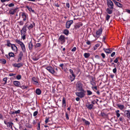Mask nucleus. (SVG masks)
<instances>
[{"label":"nucleus","instance_id":"1","mask_svg":"<svg viewBox=\"0 0 130 130\" xmlns=\"http://www.w3.org/2000/svg\"><path fill=\"white\" fill-rule=\"evenodd\" d=\"M27 25H25L21 30V35L22 36V38L24 40L25 39V36L26 35Z\"/></svg>","mask_w":130,"mask_h":130},{"label":"nucleus","instance_id":"2","mask_svg":"<svg viewBox=\"0 0 130 130\" xmlns=\"http://www.w3.org/2000/svg\"><path fill=\"white\" fill-rule=\"evenodd\" d=\"M109 111L107 109H103L101 113V116L104 118L108 119Z\"/></svg>","mask_w":130,"mask_h":130},{"label":"nucleus","instance_id":"3","mask_svg":"<svg viewBox=\"0 0 130 130\" xmlns=\"http://www.w3.org/2000/svg\"><path fill=\"white\" fill-rule=\"evenodd\" d=\"M78 91H80L81 92H76L75 94L76 95L80 98H82L84 97L86 94V91L84 90H79Z\"/></svg>","mask_w":130,"mask_h":130},{"label":"nucleus","instance_id":"4","mask_svg":"<svg viewBox=\"0 0 130 130\" xmlns=\"http://www.w3.org/2000/svg\"><path fill=\"white\" fill-rule=\"evenodd\" d=\"M83 84L80 81L77 82L76 84V89L78 91L84 90V89L83 88Z\"/></svg>","mask_w":130,"mask_h":130},{"label":"nucleus","instance_id":"5","mask_svg":"<svg viewBox=\"0 0 130 130\" xmlns=\"http://www.w3.org/2000/svg\"><path fill=\"white\" fill-rule=\"evenodd\" d=\"M102 28H100V29L97 30L96 32V35H93V36L96 38V40L98 38H99L101 34H102Z\"/></svg>","mask_w":130,"mask_h":130},{"label":"nucleus","instance_id":"6","mask_svg":"<svg viewBox=\"0 0 130 130\" xmlns=\"http://www.w3.org/2000/svg\"><path fill=\"white\" fill-rule=\"evenodd\" d=\"M58 41L59 42H61V44H63L65 41V38L64 36L63 35L60 36L58 38Z\"/></svg>","mask_w":130,"mask_h":130},{"label":"nucleus","instance_id":"7","mask_svg":"<svg viewBox=\"0 0 130 130\" xmlns=\"http://www.w3.org/2000/svg\"><path fill=\"white\" fill-rule=\"evenodd\" d=\"M4 123L7 125V127L12 129V125H13V123L12 122H8L7 121L4 120Z\"/></svg>","mask_w":130,"mask_h":130},{"label":"nucleus","instance_id":"8","mask_svg":"<svg viewBox=\"0 0 130 130\" xmlns=\"http://www.w3.org/2000/svg\"><path fill=\"white\" fill-rule=\"evenodd\" d=\"M107 3L108 8L113 9V2L111 0H109L108 1Z\"/></svg>","mask_w":130,"mask_h":130},{"label":"nucleus","instance_id":"9","mask_svg":"<svg viewBox=\"0 0 130 130\" xmlns=\"http://www.w3.org/2000/svg\"><path fill=\"white\" fill-rule=\"evenodd\" d=\"M45 69L47 70L50 72L52 74L55 73V71L53 68L51 66H48L46 67Z\"/></svg>","mask_w":130,"mask_h":130},{"label":"nucleus","instance_id":"10","mask_svg":"<svg viewBox=\"0 0 130 130\" xmlns=\"http://www.w3.org/2000/svg\"><path fill=\"white\" fill-rule=\"evenodd\" d=\"M22 18H23V20L24 21H25L28 19V15L24 12H22Z\"/></svg>","mask_w":130,"mask_h":130},{"label":"nucleus","instance_id":"11","mask_svg":"<svg viewBox=\"0 0 130 130\" xmlns=\"http://www.w3.org/2000/svg\"><path fill=\"white\" fill-rule=\"evenodd\" d=\"M73 23L72 20H70L68 21L66 23V27L67 28H69L71 25Z\"/></svg>","mask_w":130,"mask_h":130},{"label":"nucleus","instance_id":"12","mask_svg":"<svg viewBox=\"0 0 130 130\" xmlns=\"http://www.w3.org/2000/svg\"><path fill=\"white\" fill-rule=\"evenodd\" d=\"M18 9V8L14 9H11L9 11V13L11 15H13L16 12L17 10Z\"/></svg>","mask_w":130,"mask_h":130},{"label":"nucleus","instance_id":"13","mask_svg":"<svg viewBox=\"0 0 130 130\" xmlns=\"http://www.w3.org/2000/svg\"><path fill=\"white\" fill-rule=\"evenodd\" d=\"M124 116L127 118L129 119L130 118V111L128 110H125L124 112Z\"/></svg>","mask_w":130,"mask_h":130},{"label":"nucleus","instance_id":"14","mask_svg":"<svg viewBox=\"0 0 130 130\" xmlns=\"http://www.w3.org/2000/svg\"><path fill=\"white\" fill-rule=\"evenodd\" d=\"M23 56V53L22 52H20V53L19 54L18 57V59L17 61L18 62H20L22 60V57Z\"/></svg>","mask_w":130,"mask_h":130},{"label":"nucleus","instance_id":"15","mask_svg":"<svg viewBox=\"0 0 130 130\" xmlns=\"http://www.w3.org/2000/svg\"><path fill=\"white\" fill-rule=\"evenodd\" d=\"M83 24L81 23H78L74 25V27L75 29H78L80 27L82 26Z\"/></svg>","mask_w":130,"mask_h":130},{"label":"nucleus","instance_id":"16","mask_svg":"<svg viewBox=\"0 0 130 130\" xmlns=\"http://www.w3.org/2000/svg\"><path fill=\"white\" fill-rule=\"evenodd\" d=\"M23 64L22 63H18L17 64L16 63L12 64V66L14 67L19 68L23 66Z\"/></svg>","mask_w":130,"mask_h":130},{"label":"nucleus","instance_id":"17","mask_svg":"<svg viewBox=\"0 0 130 130\" xmlns=\"http://www.w3.org/2000/svg\"><path fill=\"white\" fill-rule=\"evenodd\" d=\"M75 75H70L69 78L70 79V81H69V82H71L73 81L75 79Z\"/></svg>","mask_w":130,"mask_h":130},{"label":"nucleus","instance_id":"18","mask_svg":"<svg viewBox=\"0 0 130 130\" xmlns=\"http://www.w3.org/2000/svg\"><path fill=\"white\" fill-rule=\"evenodd\" d=\"M13 84L17 87H20V83L19 81H14L13 82Z\"/></svg>","mask_w":130,"mask_h":130},{"label":"nucleus","instance_id":"19","mask_svg":"<svg viewBox=\"0 0 130 130\" xmlns=\"http://www.w3.org/2000/svg\"><path fill=\"white\" fill-rule=\"evenodd\" d=\"M103 50L106 53L108 54L110 53L112 51L110 48L107 49L104 48Z\"/></svg>","mask_w":130,"mask_h":130},{"label":"nucleus","instance_id":"20","mask_svg":"<svg viewBox=\"0 0 130 130\" xmlns=\"http://www.w3.org/2000/svg\"><path fill=\"white\" fill-rule=\"evenodd\" d=\"M33 45L31 41L28 43V48L30 51H31L32 50Z\"/></svg>","mask_w":130,"mask_h":130},{"label":"nucleus","instance_id":"21","mask_svg":"<svg viewBox=\"0 0 130 130\" xmlns=\"http://www.w3.org/2000/svg\"><path fill=\"white\" fill-rule=\"evenodd\" d=\"M113 9H111L110 8H107L106 9V11L109 14H111L112 13Z\"/></svg>","mask_w":130,"mask_h":130},{"label":"nucleus","instance_id":"22","mask_svg":"<svg viewBox=\"0 0 130 130\" xmlns=\"http://www.w3.org/2000/svg\"><path fill=\"white\" fill-rule=\"evenodd\" d=\"M82 120L83 121V123H84L86 125H90V122L86 120L85 119L82 118Z\"/></svg>","mask_w":130,"mask_h":130},{"label":"nucleus","instance_id":"23","mask_svg":"<svg viewBox=\"0 0 130 130\" xmlns=\"http://www.w3.org/2000/svg\"><path fill=\"white\" fill-rule=\"evenodd\" d=\"M86 106L90 110L92 109L93 106V105L92 104H90L89 103H88L86 105Z\"/></svg>","mask_w":130,"mask_h":130},{"label":"nucleus","instance_id":"24","mask_svg":"<svg viewBox=\"0 0 130 130\" xmlns=\"http://www.w3.org/2000/svg\"><path fill=\"white\" fill-rule=\"evenodd\" d=\"M11 48L12 50L15 52H16L18 50V48L14 44H13L11 46Z\"/></svg>","mask_w":130,"mask_h":130},{"label":"nucleus","instance_id":"25","mask_svg":"<svg viewBox=\"0 0 130 130\" xmlns=\"http://www.w3.org/2000/svg\"><path fill=\"white\" fill-rule=\"evenodd\" d=\"M35 26V23L33 22L30 25L27 27L28 29L29 30L31 29Z\"/></svg>","mask_w":130,"mask_h":130},{"label":"nucleus","instance_id":"26","mask_svg":"<svg viewBox=\"0 0 130 130\" xmlns=\"http://www.w3.org/2000/svg\"><path fill=\"white\" fill-rule=\"evenodd\" d=\"M32 82H34V84L36 85H39L38 83L37 80V79L35 78H32Z\"/></svg>","mask_w":130,"mask_h":130},{"label":"nucleus","instance_id":"27","mask_svg":"<svg viewBox=\"0 0 130 130\" xmlns=\"http://www.w3.org/2000/svg\"><path fill=\"white\" fill-rule=\"evenodd\" d=\"M22 50L24 52H25L26 51V49L25 45L23 43L21 45Z\"/></svg>","mask_w":130,"mask_h":130},{"label":"nucleus","instance_id":"28","mask_svg":"<svg viewBox=\"0 0 130 130\" xmlns=\"http://www.w3.org/2000/svg\"><path fill=\"white\" fill-rule=\"evenodd\" d=\"M117 106L121 110H122L123 109L124 107V105H120L119 104H117Z\"/></svg>","mask_w":130,"mask_h":130},{"label":"nucleus","instance_id":"29","mask_svg":"<svg viewBox=\"0 0 130 130\" xmlns=\"http://www.w3.org/2000/svg\"><path fill=\"white\" fill-rule=\"evenodd\" d=\"M31 58L33 60L35 61L38 60L39 59V57H38L36 56V55L33 56Z\"/></svg>","mask_w":130,"mask_h":130},{"label":"nucleus","instance_id":"30","mask_svg":"<svg viewBox=\"0 0 130 130\" xmlns=\"http://www.w3.org/2000/svg\"><path fill=\"white\" fill-rule=\"evenodd\" d=\"M120 111L119 110H117L115 111V113L117 118H119L120 116V114L119 113Z\"/></svg>","mask_w":130,"mask_h":130},{"label":"nucleus","instance_id":"31","mask_svg":"<svg viewBox=\"0 0 130 130\" xmlns=\"http://www.w3.org/2000/svg\"><path fill=\"white\" fill-rule=\"evenodd\" d=\"M41 91L39 89H37L36 90V93L38 95H40L41 93Z\"/></svg>","mask_w":130,"mask_h":130},{"label":"nucleus","instance_id":"32","mask_svg":"<svg viewBox=\"0 0 130 130\" xmlns=\"http://www.w3.org/2000/svg\"><path fill=\"white\" fill-rule=\"evenodd\" d=\"M26 8H27L30 11H32L33 12H34V10H32V8L31 7H29L28 6H26Z\"/></svg>","mask_w":130,"mask_h":130},{"label":"nucleus","instance_id":"33","mask_svg":"<svg viewBox=\"0 0 130 130\" xmlns=\"http://www.w3.org/2000/svg\"><path fill=\"white\" fill-rule=\"evenodd\" d=\"M69 33V31L68 29H66L64 30L63 33L66 35H68Z\"/></svg>","mask_w":130,"mask_h":130},{"label":"nucleus","instance_id":"34","mask_svg":"<svg viewBox=\"0 0 130 130\" xmlns=\"http://www.w3.org/2000/svg\"><path fill=\"white\" fill-rule=\"evenodd\" d=\"M90 56L89 53H85L84 54V56L85 58H88Z\"/></svg>","mask_w":130,"mask_h":130},{"label":"nucleus","instance_id":"35","mask_svg":"<svg viewBox=\"0 0 130 130\" xmlns=\"http://www.w3.org/2000/svg\"><path fill=\"white\" fill-rule=\"evenodd\" d=\"M7 44L6 45L8 47H10L11 46H12L13 44H12L10 43V42L9 40H7Z\"/></svg>","mask_w":130,"mask_h":130},{"label":"nucleus","instance_id":"36","mask_svg":"<svg viewBox=\"0 0 130 130\" xmlns=\"http://www.w3.org/2000/svg\"><path fill=\"white\" fill-rule=\"evenodd\" d=\"M87 95H91L92 94V92L90 91L89 90H87Z\"/></svg>","mask_w":130,"mask_h":130},{"label":"nucleus","instance_id":"37","mask_svg":"<svg viewBox=\"0 0 130 130\" xmlns=\"http://www.w3.org/2000/svg\"><path fill=\"white\" fill-rule=\"evenodd\" d=\"M116 5L118 7L120 8H122L123 6V5L118 2H117Z\"/></svg>","mask_w":130,"mask_h":130},{"label":"nucleus","instance_id":"38","mask_svg":"<svg viewBox=\"0 0 130 130\" xmlns=\"http://www.w3.org/2000/svg\"><path fill=\"white\" fill-rule=\"evenodd\" d=\"M15 42L20 45L23 43L20 40H19L17 39L16 40Z\"/></svg>","mask_w":130,"mask_h":130},{"label":"nucleus","instance_id":"39","mask_svg":"<svg viewBox=\"0 0 130 130\" xmlns=\"http://www.w3.org/2000/svg\"><path fill=\"white\" fill-rule=\"evenodd\" d=\"M124 120V118L123 116H122L119 118L120 121L122 122H123Z\"/></svg>","mask_w":130,"mask_h":130},{"label":"nucleus","instance_id":"40","mask_svg":"<svg viewBox=\"0 0 130 130\" xmlns=\"http://www.w3.org/2000/svg\"><path fill=\"white\" fill-rule=\"evenodd\" d=\"M9 57H13L14 56V54L13 53H10L9 54Z\"/></svg>","mask_w":130,"mask_h":130},{"label":"nucleus","instance_id":"41","mask_svg":"<svg viewBox=\"0 0 130 130\" xmlns=\"http://www.w3.org/2000/svg\"><path fill=\"white\" fill-rule=\"evenodd\" d=\"M90 83L93 86H94L96 84L95 81H90Z\"/></svg>","mask_w":130,"mask_h":130},{"label":"nucleus","instance_id":"42","mask_svg":"<svg viewBox=\"0 0 130 130\" xmlns=\"http://www.w3.org/2000/svg\"><path fill=\"white\" fill-rule=\"evenodd\" d=\"M18 23H19V24L20 26H22L24 24V22L22 21L18 22Z\"/></svg>","mask_w":130,"mask_h":130},{"label":"nucleus","instance_id":"43","mask_svg":"<svg viewBox=\"0 0 130 130\" xmlns=\"http://www.w3.org/2000/svg\"><path fill=\"white\" fill-rule=\"evenodd\" d=\"M49 117H46L45 118V123H47L48 122L50 121V120H49Z\"/></svg>","mask_w":130,"mask_h":130},{"label":"nucleus","instance_id":"44","mask_svg":"<svg viewBox=\"0 0 130 130\" xmlns=\"http://www.w3.org/2000/svg\"><path fill=\"white\" fill-rule=\"evenodd\" d=\"M69 71L70 73L72 74V75H75L74 74L73 70L72 69H70L69 70Z\"/></svg>","mask_w":130,"mask_h":130},{"label":"nucleus","instance_id":"45","mask_svg":"<svg viewBox=\"0 0 130 130\" xmlns=\"http://www.w3.org/2000/svg\"><path fill=\"white\" fill-rule=\"evenodd\" d=\"M0 61H1L4 64H5L6 62V60L5 59H1Z\"/></svg>","mask_w":130,"mask_h":130},{"label":"nucleus","instance_id":"46","mask_svg":"<svg viewBox=\"0 0 130 130\" xmlns=\"http://www.w3.org/2000/svg\"><path fill=\"white\" fill-rule=\"evenodd\" d=\"M20 87L22 89H24L27 88L28 87L27 86H20Z\"/></svg>","mask_w":130,"mask_h":130},{"label":"nucleus","instance_id":"47","mask_svg":"<svg viewBox=\"0 0 130 130\" xmlns=\"http://www.w3.org/2000/svg\"><path fill=\"white\" fill-rule=\"evenodd\" d=\"M65 115H66V119L67 120H68L69 119V115L68 114V113L67 112H66L65 113Z\"/></svg>","mask_w":130,"mask_h":130},{"label":"nucleus","instance_id":"48","mask_svg":"<svg viewBox=\"0 0 130 130\" xmlns=\"http://www.w3.org/2000/svg\"><path fill=\"white\" fill-rule=\"evenodd\" d=\"M91 88L94 91H95L94 89L96 90H97V87L96 86H93L91 87Z\"/></svg>","mask_w":130,"mask_h":130},{"label":"nucleus","instance_id":"49","mask_svg":"<svg viewBox=\"0 0 130 130\" xmlns=\"http://www.w3.org/2000/svg\"><path fill=\"white\" fill-rule=\"evenodd\" d=\"M16 78L17 79L19 80L21 78V75H18L16 76Z\"/></svg>","mask_w":130,"mask_h":130},{"label":"nucleus","instance_id":"50","mask_svg":"<svg viewBox=\"0 0 130 130\" xmlns=\"http://www.w3.org/2000/svg\"><path fill=\"white\" fill-rule=\"evenodd\" d=\"M66 103V99L64 98H63L62 100V104Z\"/></svg>","mask_w":130,"mask_h":130},{"label":"nucleus","instance_id":"51","mask_svg":"<svg viewBox=\"0 0 130 130\" xmlns=\"http://www.w3.org/2000/svg\"><path fill=\"white\" fill-rule=\"evenodd\" d=\"M110 17V16L107 14L106 17V20L108 21Z\"/></svg>","mask_w":130,"mask_h":130},{"label":"nucleus","instance_id":"52","mask_svg":"<svg viewBox=\"0 0 130 130\" xmlns=\"http://www.w3.org/2000/svg\"><path fill=\"white\" fill-rule=\"evenodd\" d=\"M3 80L5 82V83H4V84H5L7 83V78L6 77L4 78L3 79Z\"/></svg>","mask_w":130,"mask_h":130},{"label":"nucleus","instance_id":"53","mask_svg":"<svg viewBox=\"0 0 130 130\" xmlns=\"http://www.w3.org/2000/svg\"><path fill=\"white\" fill-rule=\"evenodd\" d=\"M8 5L9 7H11L14 6V4L13 3H11L9 4Z\"/></svg>","mask_w":130,"mask_h":130},{"label":"nucleus","instance_id":"54","mask_svg":"<svg viewBox=\"0 0 130 130\" xmlns=\"http://www.w3.org/2000/svg\"><path fill=\"white\" fill-rule=\"evenodd\" d=\"M41 45V44L40 43H37L35 45V47H40Z\"/></svg>","mask_w":130,"mask_h":130},{"label":"nucleus","instance_id":"55","mask_svg":"<svg viewBox=\"0 0 130 130\" xmlns=\"http://www.w3.org/2000/svg\"><path fill=\"white\" fill-rule=\"evenodd\" d=\"M20 112V110H18L17 111H14V114H16L19 113Z\"/></svg>","mask_w":130,"mask_h":130},{"label":"nucleus","instance_id":"56","mask_svg":"<svg viewBox=\"0 0 130 130\" xmlns=\"http://www.w3.org/2000/svg\"><path fill=\"white\" fill-rule=\"evenodd\" d=\"M115 68L113 69V72L114 73H116L117 72V69L115 67Z\"/></svg>","mask_w":130,"mask_h":130},{"label":"nucleus","instance_id":"57","mask_svg":"<svg viewBox=\"0 0 130 130\" xmlns=\"http://www.w3.org/2000/svg\"><path fill=\"white\" fill-rule=\"evenodd\" d=\"M101 55L102 57L103 58H105V55L103 53L101 54Z\"/></svg>","mask_w":130,"mask_h":130},{"label":"nucleus","instance_id":"58","mask_svg":"<svg viewBox=\"0 0 130 130\" xmlns=\"http://www.w3.org/2000/svg\"><path fill=\"white\" fill-rule=\"evenodd\" d=\"M38 112L37 111H36L34 112L33 113V116H36L38 114Z\"/></svg>","mask_w":130,"mask_h":130},{"label":"nucleus","instance_id":"59","mask_svg":"<svg viewBox=\"0 0 130 130\" xmlns=\"http://www.w3.org/2000/svg\"><path fill=\"white\" fill-rule=\"evenodd\" d=\"M76 49V47H74L71 50V51L72 52L75 51Z\"/></svg>","mask_w":130,"mask_h":130},{"label":"nucleus","instance_id":"60","mask_svg":"<svg viewBox=\"0 0 130 130\" xmlns=\"http://www.w3.org/2000/svg\"><path fill=\"white\" fill-rule=\"evenodd\" d=\"M86 43L88 45H90L91 44L90 41L89 40H87L86 42Z\"/></svg>","mask_w":130,"mask_h":130},{"label":"nucleus","instance_id":"61","mask_svg":"<svg viewBox=\"0 0 130 130\" xmlns=\"http://www.w3.org/2000/svg\"><path fill=\"white\" fill-rule=\"evenodd\" d=\"M115 54V52H113L111 55V56L112 57H113Z\"/></svg>","mask_w":130,"mask_h":130},{"label":"nucleus","instance_id":"62","mask_svg":"<svg viewBox=\"0 0 130 130\" xmlns=\"http://www.w3.org/2000/svg\"><path fill=\"white\" fill-rule=\"evenodd\" d=\"M91 103L92 104H94L95 103L97 104V102H96L95 100H93L92 101Z\"/></svg>","mask_w":130,"mask_h":130},{"label":"nucleus","instance_id":"63","mask_svg":"<svg viewBox=\"0 0 130 130\" xmlns=\"http://www.w3.org/2000/svg\"><path fill=\"white\" fill-rule=\"evenodd\" d=\"M118 61V58H116L115 60H114L113 62L115 63H117Z\"/></svg>","mask_w":130,"mask_h":130},{"label":"nucleus","instance_id":"64","mask_svg":"<svg viewBox=\"0 0 130 130\" xmlns=\"http://www.w3.org/2000/svg\"><path fill=\"white\" fill-rule=\"evenodd\" d=\"M95 58L98 59H100V57L98 55H95Z\"/></svg>","mask_w":130,"mask_h":130}]
</instances>
